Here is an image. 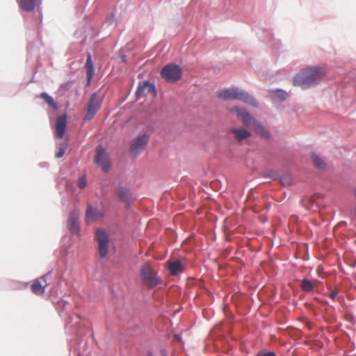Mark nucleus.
Instances as JSON below:
<instances>
[{
    "mask_svg": "<svg viewBox=\"0 0 356 356\" xmlns=\"http://www.w3.org/2000/svg\"><path fill=\"white\" fill-rule=\"evenodd\" d=\"M326 74V69L320 66H309L302 69L293 77V84L307 89L318 84Z\"/></svg>",
    "mask_w": 356,
    "mask_h": 356,
    "instance_id": "obj_1",
    "label": "nucleus"
},
{
    "mask_svg": "<svg viewBox=\"0 0 356 356\" xmlns=\"http://www.w3.org/2000/svg\"><path fill=\"white\" fill-rule=\"evenodd\" d=\"M230 112L234 113L238 118H241L245 126L252 129L261 137L264 138H270V132L245 109L234 106L230 109Z\"/></svg>",
    "mask_w": 356,
    "mask_h": 356,
    "instance_id": "obj_2",
    "label": "nucleus"
},
{
    "mask_svg": "<svg viewBox=\"0 0 356 356\" xmlns=\"http://www.w3.org/2000/svg\"><path fill=\"white\" fill-rule=\"evenodd\" d=\"M217 97L223 100L238 99L252 106H258L257 102L250 94L238 88H227L218 91Z\"/></svg>",
    "mask_w": 356,
    "mask_h": 356,
    "instance_id": "obj_3",
    "label": "nucleus"
},
{
    "mask_svg": "<svg viewBox=\"0 0 356 356\" xmlns=\"http://www.w3.org/2000/svg\"><path fill=\"white\" fill-rule=\"evenodd\" d=\"M140 277L143 284L149 289L156 287L161 282L156 272L153 269L150 263L147 262L142 265L140 271Z\"/></svg>",
    "mask_w": 356,
    "mask_h": 356,
    "instance_id": "obj_4",
    "label": "nucleus"
},
{
    "mask_svg": "<svg viewBox=\"0 0 356 356\" xmlns=\"http://www.w3.org/2000/svg\"><path fill=\"white\" fill-rule=\"evenodd\" d=\"M161 74L167 81L174 82L181 79V70L177 65L169 64L163 67Z\"/></svg>",
    "mask_w": 356,
    "mask_h": 356,
    "instance_id": "obj_5",
    "label": "nucleus"
},
{
    "mask_svg": "<svg viewBox=\"0 0 356 356\" xmlns=\"http://www.w3.org/2000/svg\"><path fill=\"white\" fill-rule=\"evenodd\" d=\"M102 103V99L97 93H93L88 103L86 113L84 116L85 120H90L96 115Z\"/></svg>",
    "mask_w": 356,
    "mask_h": 356,
    "instance_id": "obj_6",
    "label": "nucleus"
},
{
    "mask_svg": "<svg viewBox=\"0 0 356 356\" xmlns=\"http://www.w3.org/2000/svg\"><path fill=\"white\" fill-rule=\"evenodd\" d=\"M95 238L98 243V252L101 258H104L108 253L109 238L106 232L98 229L96 232Z\"/></svg>",
    "mask_w": 356,
    "mask_h": 356,
    "instance_id": "obj_7",
    "label": "nucleus"
},
{
    "mask_svg": "<svg viewBox=\"0 0 356 356\" xmlns=\"http://www.w3.org/2000/svg\"><path fill=\"white\" fill-rule=\"evenodd\" d=\"M95 161L101 166L104 172L108 171L110 166L108 156L105 149L101 145H98L96 147Z\"/></svg>",
    "mask_w": 356,
    "mask_h": 356,
    "instance_id": "obj_8",
    "label": "nucleus"
},
{
    "mask_svg": "<svg viewBox=\"0 0 356 356\" xmlns=\"http://www.w3.org/2000/svg\"><path fill=\"white\" fill-rule=\"evenodd\" d=\"M149 140V136L146 134L139 135L131 143L130 146L131 153L136 156L140 151L145 147Z\"/></svg>",
    "mask_w": 356,
    "mask_h": 356,
    "instance_id": "obj_9",
    "label": "nucleus"
},
{
    "mask_svg": "<svg viewBox=\"0 0 356 356\" xmlns=\"http://www.w3.org/2000/svg\"><path fill=\"white\" fill-rule=\"evenodd\" d=\"M323 195L321 194H314L311 197H305L302 200V204L308 210L314 209V205L316 208L322 205L321 200Z\"/></svg>",
    "mask_w": 356,
    "mask_h": 356,
    "instance_id": "obj_10",
    "label": "nucleus"
},
{
    "mask_svg": "<svg viewBox=\"0 0 356 356\" xmlns=\"http://www.w3.org/2000/svg\"><path fill=\"white\" fill-rule=\"evenodd\" d=\"M152 95L154 97L156 96V91L153 84L148 81H143L139 83L136 95L138 98L142 95Z\"/></svg>",
    "mask_w": 356,
    "mask_h": 356,
    "instance_id": "obj_11",
    "label": "nucleus"
},
{
    "mask_svg": "<svg viewBox=\"0 0 356 356\" xmlns=\"http://www.w3.org/2000/svg\"><path fill=\"white\" fill-rule=\"evenodd\" d=\"M80 211L74 209L71 211L68 216L67 227L71 232L78 234L79 232V219Z\"/></svg>",
    "mask_w": 356,
    "mask_h": 356,
    "instance_id": "obj_12",
    "label": "nucleus"
},
{
    "mask_svg": "<svg viewBox=\"0 0 356 356\" xmlns=\"http://www.w3.org/2000/svg\"><path fill=\"white\" fill-rule=\"evenodd\" d=\"M48 284L45 279V277H41L33 282L31 284V290L35 295L40 296L44 293L45 288Z\"/></svg>",
    "mask_w": 356,
    "mask_h": 356,
    "instance_id": "obj_13",
    "label": "nucleus"
},
{
    "mask_svg": "<svg viewBox=\"0 0 356 356\" xmlns=\"http://www.w3.org/2000/svg\"><path fill=\"white\" fill-rule=\"evenodd\" d=\"M102 216L103 213L101 211L93 208L90 204H88L86 212V222L87 224H91Z\"/></svg>",
    "mask_w": 356,
    "mask_h": 356,
    "instance_id": "obj_14",
    "label": "nucleus"
},
{
    "mask_svg": "<svg viewBox=\"0 0 356 356\" xmlns=\"http://www.w3.org/2000/svg\"><path fill=\"white\" fill-rule=\"evenodd\" d=\"M67 124V115H63L56 119V135L58 138H62L64 136Z\"/></svg>",
    "mask_w": 356,
    "mask_h": 356,
    "instance_id": "obj_15",
    "label": "nucleus"
},
{
    "mask_svg": "<svg viewBox=\"0 0 356 356\" xmlns=\"http://www.w3.org/2000/svg\"><path fill=\"white\" fill-rule=\"evenodd\" d=\"M230 132L234 135V138L239 142L251 136L250 132L244 128H233L230 130Z\"/></svg>",
    "mask_w": 356,
    "mask_h": 356,
    "instance_id": "obj_16",
    "label": "nucleus"
},
{
    "mask_svg": "<svg viewBox=\"0 0 356 356\" xmlns=\"http://www.w3.org/2000/svg\"><path fill=\"white\" fill-rule=\"evenodd\" d=\"M85 67L87 72V84L90 85L94 74L93 63L92 60L91 55L90 54H88L87 56Z\"/></svg>",
    "mask_w": 356,
    "mask_h": 356,
    "instance_id": "obj_17",
    "label": "nucleus"
},
{
    "mask_svg": "<svg viewBox=\"0 0 356 356\" xmlns=\"http://www.w3.org/2000/svg\"><path fill=\"white\" fill-rule=\"evenodd\" d=\"M168 268L172 275H177L183 272V266L181 263L178 261H168Z\"/></svg>",
    "mask_w": 356,
    "mask_h": 356,
    "instance_id": "obj_18",
    "label": "nucleus"
},
{
    "mask_svg": "<svg viewBox=\"0 0 356 356\" xmlns=\"http://www.w3.org/2000/svg\"><path fill=\"white\" fill-rule=\"evenodd\" d=\"M312 160L314 167L320 170H323L326 168V163L324 160L316 154H312Z\"/></svg>",
    "mask_w": 356,
    "mask_h": 356,
    "instance_id": "obj_19",
    "label": "nucleus"
},
{
    "mask_svg": "<svg viewBox=\"0 0 356 356\" xmlns=\"http://www.w3.org/2000/svg\"><path fill=\"white\" fill-rule=\"evenodd\" d=\"M116 194L124 202H127L131 197L130 191L124 188H119L116 190Z\"/></svg>",
    "mask_w": 356,
    "mask_h": 356,
    "instance_id": "obj_20",
    "label": "nucleus"
},
{
    "mask_svg": "<svg viewBox=\"0 0 356 356\" xmlns=\"http://www.w3.org/2000/svg\"><path fill=\"white\" fill-rule=\"evenodd\" d=\"M42 0H24V10L31 11L40 4Z\"/></svg>",
    "mask_w": 356,
    "mask_h": 356,
    "instance_id": "obj_21",
    "label": "nucleus"
},
{
    "mask_svg": "<svg viewBox=\"0 0 356 356\" xmlns=\"http://www.w3.org/2000/svg\"><path fill=\"white\" fill-rule=\"evenodd\" d=\"M314 287V283L309 280L303 279L301 282V288L306 293L312 291Z\"/></svg>",
    "mask_w": 356,
    "mask_h": 356,
    "instance_id": "obj_22",
    "label": "nucleus"
},
{
    "mask_svg": "<svg viewBox=\"0 0 356 356\" xmlns=\"http://www.w3.org/2000/svg\"><path fill=\"white\" fill-rule=\"evenodd\" d=\"M40 96L52 108L56 109L57 108L56 104H55L53 98L50 97L49 95L43 92L41 94Z\"/></svg>",
    "mask_w": 356,
    "mask_h": 356,
    "instance_id": "obj_23",
    "label": "nucleus"
},
{
    "mask_svg": "<svg viewBox=\"0 0 356 356\" xmlns=\"http://www.w3.org/2000/svg\"><path fill=\"white\" fill-rule=\"evenodd\" d=\"M275 96L280 99H285L287 97V93L282 90H277L275 92Z\"/></svg>",
    "mask_w": 356,
    "mask_h": 356,
    "instance_id": "obj_24",
    "label": "nucleus"
},
{
    "mask_svg": "<svg viewBox=\"0 0 356 356\" xmlns=\"http://www.w3.org/2000/svg\"><path fill=\"white\" fill-rule=\"evenodd\" d=\"M66 148L67 147L65 145H60L58 152L56 154V158H61L64 155Z\"/></svg>",
    "mask_w": 356,
    "mask_h": 356,
    "instance_id": "obj_25",
    "label": "nucleus"
},
{
    "mask_svg": "<svg viewBox=\"0 0 356 356\" xmlns=\"http://www.w3.org/2000/svg\"><path fill=\"white\" fill-rule=\"evenodd\" d=\"M87 181L84 176L80 177L78 180V186L80 188H83L86 186Z\"/></svg>",
    "mask_w": 356,
    "mask_h": 356,
    "instance_id": "obj_26",
    "label": "nucleus"
},
{
    "mask_svg": "<svg viewBox=\"0 0 356 356\" xmlns=\"http://www.w3.org/2000/svg\"><path fill=\"white\" fill-rule=\"evenodd\" d=\"M337 296V291H332L329 295L330 298L332 300H334L336 296Z\"/></svg>",
    "mask_w": 356,
    "mask_h": 356,
    "instance_id": "obj_27",
    "label": "nucleus"
},
{
    "mask_svg": "<svg viewBox=\"0 0 356 356\" xmlns=\"http://www.w3.org/2000/svg\"><path fill=\"white\" fill-rule=\"evenodd\" d=\"M261 356H276L273 352H268L262 354Z\"/></svg>",
    "mask_w": 356,
    "mask_h": 356,
    "instance_id": "obj_28",
    "label": "nucleus"
},
{
    "mask_svg": "<svg viewBox=\"0 0 356 356\" xmlns=\"http://www.w3.org/2000/svg\"><path fill=\"white\" fill-rule=\"evenodd\" d=\"M18 5L20 8H22V0H17Z\"/></svg>",
    "mask_w": 356,
    "mask_h": 356,
    "instance_id": "obj_29",
    "label": "nucleus"
},
{
    "mask_svg": "<svg viewBox=\"0 0 356 356\" xmlns=\"http://www.w3.org/2000/svg\"><path fill=\"white\" fill-rule=\"evenodd\" d=\"M353 195H354L355 198L356 199V187L354 188Z\"/></svg>",
    "mask_w": 356,
    "mask_h": 356,
    "instance_id": "obj_30",
    "label": "nucleus"
},
{
    "mask_svg": "<svg viewBox=\"0 0 356 356\" xmlns=\"http://www.w3.org/2000/svg\"><path fill=\"white\" fill-rule=\"evenodd\" d=\"M146 356H152V354L151 352H148Z\"/></svg>",
    "mask_w": 356,
    "mask_h": 356,
    "instance_id": "obj_31",
    "label": "nucleus"
},
{
    "mask_svg": "<svg viewBox=\"0 0 356 356\" xmlns=\"http://www.w3.org/2000/svg\"><path fill=\"white\" fill-rule=\"evenodd\" d=\"M354 214H355V216L356 218V204H355V207Z\"/></svg>",
    "mask_w": 356,
    "mask_h": 356,
    "instance_id": "obj_32",
    "label": "nucleus"
}]
</instances>
